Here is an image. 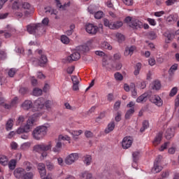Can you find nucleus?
Listing matches in <instances>:
<instances>
[{"instance_id":"1","label":"nucleus","mask_w":179,"mask_h":179,"mask_svg":"<svg viewBox=\"0 0 179 179\" xmlns=\"http://www.w3.org/2000/svg\"><path fill=\"white\" fill-rule=\"evenodd\" d=\"M27 31L34 36H41L45 33V28L42 24H30L27 26Z\"/></svg>"},{"instance_id":"2","label":"nucleus","mask_w":179,"mask_h":179,"mask_svg":"<svg viewBox=\"0 0 179 179\" xmlns=\"http://www.w3.org/2000/svg\"><path fill=\"white\" fill-rule=\"evenodd\" d=\"M22 3L23 0H15L12 3L11 8L13 10L14 16L17 19H22L24 15L22 8Z\"/></svg>"},{"instance_id":"3","label":"nucleus","mask_w":179,"mask_h":179,"mask_svg":"<svg viewBox=\"0 0 179 179\" xmlns=\"http://www.w3.org/2000/svg\"><path fill=\"white\" fill-rule=\"evenodd\" d=\"M48 128L45 126H38L32 132L34 139L41 141L47 135Z\"/></svg>"},{"instance_id":"4","label":"nucleus","mask_w":179,"mask_h":179,"mask_svg":"<svg viewBox=\"0 0 179 179\" xmlns=\"http://www.w3.org/2000/svg\"><path fill=\"white\" fill-rule=\"evenodd\" d=\"M124 22L128 24V26H129V27H131V29H134L136 30H138V29H142V27H143V23L136 18L127 17L124 19Z\"/></svg>"},{"instance_id":"5","label":"nucleus","mask_w":179,"mask_h":179,"mask_svg":"<svg viewBox=\"0 0 179 179\" xmlns=\"http://www.w3.org/2000/svg\"><path fill=\"white\" fill-rule=\"evenodd\" d=\"M103 24L106 27H108V29H110L111 30H117L120 29V27H122L124 24L122 21L110 22L107 18H104Z\"/></svg>"},{"instance_id":"6","label":"nucleus","mask_w":179,"mask_h":179,"mask_svg":"<svg viewBox=\"0 0 179 179\" xmlns=\"http://www.w3.org/2000/svg\"><path fill=\"white\" fill-rule=\"evenodd\" d=\"M51 148H52V143L51 142H49L48 144L42 143L34 145V152L40 153V152H48V150H51Z\"/></svg>"},{"instance_id":"7","label":"nucleus","mask_w":179,"mask_h":179,"mask_svg":"<svg viewBox=\"0 0 179 179\" xmlns=\"http://www.w3.org/2000/svg\"><path fill=\"white\" fill-rule=\"evenodd\" d=\"M22 9H24V15L26 17L31 16L34 13V7L29 2L22 1Z\"/></svg>"},{"instance_id":"8","label":"nucleus","mask_w":179,"mask_h":179,"mask_svg":"<svg viewBox=\"0 0 179 179\" xmlns=\"http://www.w3.org/2000/svg\"><path fill=\"white\" fill-rule=\"evenodd\" d=\"M160 162H162L161 155L158 156L154 162V166L152 169V173H154V174H156V173H160V171L163 170V166H162Z\"/></svg>"},{"instance_id":"9","label":"nucleus","mask_w":179,"mask_h":179,"mask_svg":"<svg viewBox=\"0 0 179 179\" xmlns=\"http://www.w3.org/2000/svg\"><path fill=\"white\" fill-rule=\"evenodd\" d=\"M45 103V99L44 98H38L34 101L33 111H40L44 108V104Z\"/></svg>"},{"instance_id":"10","label":"nucleus","mask_w":179,"mask_h":179,"mask_svg":"<svg viewBox=\"0 0 179 179\" xmlns=\"http://www.w3.org/2000/svg\"><path fill=\"white\" fill-rule=\"evenodd\" d=\"M78 159H79L78 153H71L65 158L64 163L69 166H71V164H73V163H75Z\"/></svg>"},{"instance_id":"11","label":"nucleus","mask_w":179,"mask_h":179,"mask_svg":"<svg viewBox=\"0 0 179 179\" xmlns=\"http://www.w3.org/2000/svg\"><path fill=\"white\" fill-rule=\"evenodd\" d=\"M33 62L34 65H39V66H44V65H45V64L48 62V59H47V56H45V55H41V58L38 61L34 59L33 60Z\"/></svg>"},{"instance_id":"12","label":"nucleus","mask_w":179,"mask_h":179,"mask_svg":"<svg viewBox=\"0 0 179 179\" xmlns=\"http://www.w3.org/2000/svg\"><path fill=\"white\" fill-rule=\"evenodd\" d=\"M80 59V53L79 52H74L71 55L66 57V62H73V61H78Z\"/></svg>"},{"instance_id":"13","label":"nucleus","mask_w":179,"mask_h":179,"mask_svg":"<svg viewBox=\"0 0 179 179\" xmlns=\"http://www.w3.org/2000/svg\"><path fill=\"white\" fill-rule=\"evenodd\" d=\"M85 30L89 34H96L99 31V27L92 24H88L85 27Z\"/></svg>"},{"instance_id":"14","label":"nucleus","mask_w":179,"mask_h":179,"mask_svg":"<svg viewBox=\"0 0 179 179\" xmlns=\"http://www.w3.org/2000/svg\"><path fill=\"white\" fill-rule=\"evenodd\" d=\"M122 146L123 149H129L132 146V138L124 137L122 141Z\"/></svg>"},{"instance_id":"15","label":"nucleus","mask_w":179,"mask_h":179,"mask_svg":"<svg viewBox=\"0 0 179 179\" xmlns=\"http://www.w3.org/2000/svg\"><path fill=\"white\" fill-rule=\"evenodd\" d=\"M150 101L151 103H153V104H155V106H157V107H162V106H163V99L158 95L152 96Z\"/></svg>"},{"instance_id":"16","label":"nucleus","mask_w":179,"mask_h":179,"mask_svg":"<svg viewBox=\"0 0 179 179\" xmlns=\"http://www.w3.org/2000/svg\"><path fill=\"white\" fill-rule=\"evenodd\" d=\"M26 172V170L23 168H17L14 170L13 175L15 177V178H23V176H24V173Z\"/></svg>"},{"instance_id":"17","label":"nucleus","mask_w":179,"mask_h":179,"mask_svg":"<svg viewBox=\"0 0 179 179\" xmlns=\"http://www.w3.org/2000/svg\"><path fill=\"white\" fill-rule=\"evenodd\" d=\"M102 66L106 68V69H109L111 68V66H113L111 64V57H110V56H105L103 58Z\"/></svg>"},{"instance_id":"18","label":"nucleus","mask_w":179,"mask_h":179,"mask_svg":"<svg viewBox=\"0 0 179 179\" xmlns=\"http://www.w3.org/2000/svg\"><path fill=\"white\" fill-rule=\"evenodd\" d=\"M132 157H133V164L132 167L134 169H136V163H138V160H139V158L141 157V151H135L132 153Z\"/></svg>"},{"instance_id":"19","label":"nucleus","mask_w":179,"mask_h":179,"mask_svg":"<svg viewBox=\"0 0 179 179\" xmlns=\"http://www.w3.org/2000/svg\"><path fill=\"white\" fill-rule=\"evenodd\" d=\"M33 124H34V120L29 117L27 122V124L24 127V131L26 134H27V132H30V129H31Z\"/></svg>"},{"instance_id":"20","label":"nucleus","mask_w":179,"mask_h":179,"mask_svg":"<svg viewBox=\"0 0 179 179\" xmlns=\"http://www.w3.org/2000/svg\"><path fill=\"white\" fill-rule=\"evenodd\" d=\"M135 50H136V47L135 45L127 46L124 50V55L125 57H129V55L131 57L134 54V51H135Z\"/></svg>"},{"instance_id":"21","label":"nucleus","mask_w":179,"mask_h":179,"mask_svg":"<svg viewBox=\"0 0 179 179\" xmlns=\"http://www.w3.org/2000/svg\"><path fill=\"white\" fill-rule=\"evenodd\" d=\"M52 150L54 153H61V150H62V143L61 141H57L55 146L52 148Z\"/></svg>"},{"instance_id":"22","label":"nucleus","mask_w":179,"mask_h":179,"mask_svg":"<svg viewBox=\"0 0 179 179\" xmlns=\"http://www.w3.org/2000/svg\"><path fill=\"white\" fill-rule=\"evenodd\" d=\"M162 138H163V133L162 132L158 133L153 141V145H155V146H157V145H159L160 142H162Z\"/></svg>"},{"instance_id":"23","label":"nucleus","mask_w":179,"mask_h":179,"mask_svg":"<svg viewBox=\"0 0 179 179\" xmlns=\"http://www.w3.org/2000/svg\"><path fill=\"white\" fill-rule=\"evenodd\" d=\"M22 107L24 110H30L33 107V102L30 100H26L22 104Z\"/></svg>"},{"instance_id":"24","label":"nucleus","mask_w":179,"mask_h":179,"mask_svg":"<svg viewBox=\"0 0 179 179\" xmlns=\"http://www.w3.org/2000/svg\"><path fill=\"white\" fill-rule=\"evenodd\" d=\"M114 128H115V123H114V122H110L105 129V134H110V132H113V131H114Z\"/></svg>"},{"instance_id":"25","label":"nucleus","mask_w":179,"mask_h":179,"mask_svg":"<svg viewBox=\"0 0 179 179\" xmlns=\"http://www.w3.org/2000/svg\"><path fill=\"white\" fill-rule=\"evenodd\" d=\"M165 136L166 139H171L174 136V129L168 128L166 129Z\"/></svg>"},{"instance_id":"26","label":"nucleus","mask_w":179,"mask_h":179,"mask_svg":"<svg viewBox=\"0 0 179 179\" xmlns=\"http://www.w3.org/2000/svg\"><path fill=\"white\" fill-rule=\"evenodd\" d=\"M148 101V93H144L136 99L137 103H145Z\"/></svg>"},{"instance_id":"27","label":"nucleus","mask_w":179,"mask_h":179,"mask_svg":"<svg viewBox=\"0 0 179 179\" xmlns=\"http://www.w3.org/2000/svg\"><path fill=\"white\" fill-rule=\"evenodd\" d=\"M38 170L41 176H44L45 174H46L45 165L44 164H42V163L38 164Z\"/></svg>"},{"instance_id":"28","label":"nucleus","mask_w":179,"mask_h":179,"mask_svg":"<svg viewBox=\"0 0 179 179\" xmlns=\"http://www.w3.org/2000/svg\"><path fill=\"white\" fill-rule=\"evenodd\" d=\"M164 37H166L168 40L166 41V43H170L173 38H174V34L173 32H170L169 31H166L164 34Z\"/></svg>"},{"instance_id":"29","label":"nucleus","mask_w":179,"mask_h":179,"mask_svg":"<svg viewBox=\"0 0 179 179\" xmlns=\"http://www.w3.org/2000/svg\"><path fill=\"white\" fill-rule=\"evenodd\" d=\"M134 113H135V108H131L129 110H128L126 112V114H125L126 120H129L131 118V117H132V115H134Z\"/></svg>"},{"instance_id":"30","label":"nucleus","mask_w":179,"mask_h":179,"mask_svg":"<svg viewBox=\"0 0 179 179\" xmlns=\"http://www.w3.org/2000/svg\"><path fill=\"white\" fill-rule=\"evenodd\" d=\"M16 164H17V162L16 160H10L8 162V169H10V170H15V169H16Z\"/></svg>"},{"instance_id":"31","label":"nucleus","mask_w":179,"mask_h":179,"mask_svg":"<svg viewBox=\"0 0 179 179\" xmlns=\"http://www.w3.org/2000/svg\"><path fill=\"white\" fill-rule=\"evenodd\" d=\"M12 128H13V120L10 118L6 124V131H10Z\"/></svg>"},{"instance_id":"32","label":"nucleus","mask_w":179,"mask_h":179,"mask_svg":"<svg viewBox=\"0 0 179 179\" xmlns=\"http://www.w3.org/2000/svg\"><path fill=\"white\" fill-rule=\"evenodd\" d=\"M8 157L0 155V164H2V166H8Z\"/></svg>"},{"instance_id":"33","label":"nucleus","mask_w":179,"mask_h":179,"mask_svg":"<svg viewBox=\"0 0 179 179\" xmlns=\"http://www.w3.org/2000/svg\"><path fill=\"white\" fill-rule=\"evenodd\" d=\"M152 90H160V88L162 87V84H160V81H155L152 83Z\"/></svg>"},{"instance_id":"34","label":"nucleus","mask_w":179,"mask_h":179,"mask_svg":"<svg viewBox=\"0 0 179 179\" xmlns=\"http://www.w3.org/2000/svg\"><path fill=\"white\" fill-rule=\"evenodd\" d=\"M83 133V131L82 130H78V131H73L71 134L73 136V138H74L75 140L78 139V136H79L80 135H82V134Z\"/></svg>"},{"instance_id":"35","label":"nucleus","mask_w":179,"mask_h":179,"mask_svg":"<svg viewBox=\"0 0 179 179\" xmlns=\"http://www.w3.org/2000/svg\"><path fill=\"white\" fill-rule=\"evenodd\" d=\"M101 47L102 48H104L105 50H113V47L111 46V45H110V43L106 41L102 42L101 44Z\"/></svg>"},{"instance_id":"36","label":"nucleus","mask_w":179,"mask_h":179,"mask_svg":"<svg viewBox=\"0 0 179 179\" xmlns=\"http://www.w3.org/2000/svg\"><path fill=\"white\" fill-rule=\"evenodd\" d=\"M84 163L86 166H90V164H92V156L86 155L84 157Z\"/></svg>"},{"instance_id":"37","label":"nucleus","mask_w":179,"mask_h":179,"mask_svg":"<svg viewBox=\"0 0 179 179\" xmlns=\"http://www.w3.org/2000/svg\"><path fill=\"white\" fill-rule=\"evenodd\" d=\"M15 104H17V97H15L12 100L10 105L5 104V108L9 110L10 107H13V106H15Z\"/></svg>"},{"instance_id":"38","label":"nucleus","mask_w":179,"mask_h":179,"mask_svg":"<svg viewBox=\"0 0 179 179\" xmlns=\"http://www.w3.org/2000/svg\"><path fill=\"white\" fill-rule=\"evenodd\" d=\"M32 93L34 96H41V94H43V90L39 88H34Z\"/></svg>"},{"instance_id":"39","label":"nucleus","mask_w":179,"mask_h":179,"mask_svg":"<svg viewBox=\"0 0 179 179\" xmlns=\"http://www.w3.org/2000/svg\"><path fill=\"white\" fill-rule=\"evenodd\" d=\"M34 177V175L33 174L32 172H27L24 173V176H22V179H33Z\"/></svg>"},{"instance_id":"40","label":"nucleus","mask_w":179,"mask_h":179,"mask_svg":"<svg viewBox=\"0 0 179 179\" xmlns=\"http://www.w3.org/2000/svg\"><path fill=\"white\" fill-rule=\"evenodd\" d=\"M90 50V48L87 45H83L79 47V51H80V52H87Z\"/></svg>"},{"instance_id":"41","label":"nucleus","mask_w":179,"mask_h":179,"mask_svg":"<svg viewBox=\"0 0 179 179\" xmlns=\"http://www.w3.org/2000/svg\"><path fill=\"white\" fill-rule=\"evenodd\" d=\"M62 141H68L69 142V141H71V137L67 135H59L57 141L61 142Z\"/></svg>"},{"instance_id":"42","label":"nucleus","mask_w":179,"mask_h":179,"mask_svg":"<svg viewBox=\"0 0 179 179\" xmlns=\"http://www.w3.org/2000/svg\"><path fill=\"white\" fill-rule=\"evenodd\" d=\"M31 145V144L29 142L24 143L21 145L20 149L22 150H27V149H29V148H30Z\"/></svg>"},{"instance_id":"43","label":"nucleus","mask_w":179,"mask_h":179,"mask_svg":"<svg viewBox=\"0 0 179 179\" xmlns=\"http://www.w3.org/2000/svg\"><path fill=\"white\" fill-rule=\"evenodd\" d=\"M116 38H117L118 43H122L125 40V36L120 33L116 34Z\"/></svg>"},{"instance_id":"44","label":"nucleus","mask_w":179,"mask_h":179,"mask_svg":"<svg viewBox=\"0 0 179 179\" xmlns=\"http://www.w3.org/2000/svg\"><path fill=\"white\" fill-rule=\"evenodd\" d=\"M61 41L63 43V44H69V38L65 35H62L61 36Z\"/></svg>"},{"instance_id":"45","label":"nucleus","mask_w":179,"mask_h":179,"mask_svg":"<svg viewBox=\"0 0 179 179\" xmlns=\"http://www.w3.org/2000/svg\"><path fill=\"white\" fill-rule=\"evenodd\" d=\"M45 13H50V15H57V10H52L51 7H47L45 8Z\"/></svg>"},{"instance_id":"46","label":"nucleus","mask_w":179,"mask_h":179,"mask_svg":"<svg viewBox=\"0 0 179 179\" xmlns=\"http://www.w3.org/2000/svg\"><path fill=\"white\" fill-rule=\"evenodd\" d=\"M52 104H53L52 101L48 100V101H45L44 106L47 108V110H50V108H51Z\"/></svg>"},{"instance_id":"47","label":"nucleus","mask_w":179,"mask_h":179,"mask_svg":"<svg viewBox=\"0 0 179 179\" xmlns=\"http://www.w3.org/2000/svg\"><path fill=\"white\" fill-rule=\"evenodd\" d=\"M178 92V88H177L176 87L172 88L169 94L170 97H173V96H176Z\"/></svg>"},{"instance_id":"48","label":"nucleus","mask_w":179,"mask_h":179,"mask_svg":"<svg viewBox=\"0 0 179 179\" xmlns=\"http://www.w3.org/2000/svg\"><path fill=\"white\" fill-rule=\"evenodd\" d=\"M103 16H104V13H103V11H98L94 13L95 19H101Z\"/></svg>"},{"instance_id":"49","label":"nucleus","mask_w":179,"mask_h":179,"mask_svg":"<svg viewBox=\"0 0 179 179\" xmlns=\"http://www.w3.org/2000/svg\"><path fill=\"white\" fill-rule=\"evenodd\" d=\"M178 68V64H173V66H171V67L169 69L170 75H171V73H174V72L177 71Z\"/></svg>"},{"instance_id":"50","label":"nucleus","mask_w":179,"mask_h":179,"mask_svg":"<svg viewBox=\"0 0 179 179\" xmlns=\"http://www.w3.org/2000/svg\"><path fill=\"white\" fill-rule=\"evenodd\" d=\"M75 29V24H71L70 26V29L66 31V34L67 36H71L72 33H73V29Z\"/></svg>"},{"instance_id":"51","label":"nucleus","mask_w":179,"mask_h":179,"mask_svg":"<svg viewBox=\"0 0 179 179\" xmlns=\"http://www.w3.org/2000/svg\"><path fill=\"white\" fill-rule=\"evenodd\" d=\"M115 76V79L116 80H122V79H124V77L122 76V74L120 73H115L114 74Z\"/></svg>"},{"instance_id":"52","label":"nucleus","mask_w":179,"mask_h":179,"mask_svg":"<svg viewBox=\"0 0 179 179\" xmlns=\"http://www.w3.org/2000/svg\"><path fill=\"white\" fill-rule=\"evenodd\" d=\"M170 145V142L164 143L159 149V152H163L165 149H167V147Z\"/></svg>"},{"instance_id":"53","label":"nucleus","mask_w":179,"mask_h":179,"mask_svg":"<svg viewBox=\"0 0 179 179\" xmlns=\"http://www.w3.org/2000/svg\"><path fill=\"white\" fill-rule=\"evenodd\" d=\"M65 108L67 110H71V111H74V110H76V108L75 106H71L69 103H64Z\"/></svg>"},{"instance_id":"54","label":"nucleus","mask_w":179,"mask_h":179,"mask_svg":"<svg viewBox=\"0 0 179 179\" xmlns=\"http://www.w3.org/2000/svg\"><path fill=\"white\" fill-rule=\"evenodd\" d=\"M73 71H75V66H69L66 69V72L69 75H72V73H73Z\"/></svg>"},{"instance_id":"55","label":"nucleus","mask_w":179,"mask_h":179,"mask_svg":"<svg viewBox=\"0 0 179 179\" xmlns=\"http://www.w3.org/2000/svg\"><path fill=\"white\" fill-rule=\"evenodd\" d=\"M148 64L150 65V66H154V65H156V59H155V57H150L148 59Z\"/></svg>"},{"instance_id":"56","label":"nucleus","mask_w":179,"mask_h":179,"mask_svg":"<svg viewBox=\"0 0 179 179\" xmlns=\"http://www.w3.org/2000/svg\"><path fill=\"white\" fill-rule=\"evenodd\" d=\"M57 164L60 166L61 167H64L65 166V162H64V159L62 157H58L57 158Z\"/></svg>"},{"instance_id":"57","label":"nucleus","mask_w":179,"mask_h":179,"mask_svg":"<svg viewBox=\"0 0 179 179\" xmlns=\"http://www.w3.org/2000/svg\"><path fill=\"white\" fill-rule=\"evenodd\" d=\"M123 3L124 5H127V6H131V5H134V1L133 0H122Z\"/></svg>"},{"instance_id":"58","label":"nucleus","mask_w":179,"mask_h":179,"mask_svg":"<svg viewBox=\"0 0 179 179\" xmlns=\"http://www.w3.org/2000/svg\"><path fill=\"white\" fill-rule=\"evenodd\" d=\"M46 167L48 169V170H54V164L51 163L50 162H46Z\"/></svg>"},{"instance_id":"59","label":"nucleus","mask_w":179,"mask_h":179,"mask_svg":"<svg viewBox=\"0 0 179 179\" xmlns=\"http://www.w3.org/2000/svg\"><path fill=\"white\" fill-rule=\"evenodd\" d=\"M95 54H96V55H98L99 57H103V58H104L105 57H108V56L106 55V53H104V52L100 51V50H96V51H95Z\"/></svg>"},{"instance_id":"60","label":"nucleus","mask_w":179,"mask_h":179,"mask_svg":"<svg viewBox=\"0 0 179 179\" xmlns=\"http://www.w3.org/2000/svg\"><path fill=\"white\" fill-rule=\"evenodd\" d=\"M15 73H16V69H11L8 71V76H10V78H13V76H15Z\"/></svg>"},{"instance_id":"61","label":"nucleus","mask_w":179,"mask_h":179,"mask_svg":"<svg viewBox=\"0 0 179 179\" xmlns=\"http://www.w3.org/2000/svg\"><path fill=\"white\" fill-rule=\"evenodd\" d=\"M166 22H168V23H174V15H171L167 17Z\"/></svg>"},{"instance_id":"62","label":"nucleus","mask_w":179,"mask_h":179,"mask_svg":"<svg viewBox=\"0 0 179 179\" xmlns=\"http://www.w3.org/2000/svg\"><path fill=\"white\" fill-rule=\"evenodd\" d=\"M164 15V11H157L154 13V16H156V17H161V16H163Z\"/></svg>"},{"instance_id":"63","label":"nucleus","mask_w":179,"mask_h":179,"mask_svg":"<svg viewBox=\"0 0 179 179\" xmlns=\"http://www.w3.org/2000/svg\"><path fill=\"white\" fill-rule=\"evenodd\" d=\"M147 20L151 26H156V20H155V19L148 18Z\"/></svg>"},{"instance_id":"64","label":"nucleus","mask_w":179,"mask_h":179,"mask_svg":"<svg viewBox=\"0 0 179 179\" xmlns=\"http://www.w3.org/2000/svg\"><path fill=\"white\" fill-rule=\"evenodd\" d=\"M41 179H52V176L51 174L48 175H44V176H41Z\"/></svg>"}]
</instances>
